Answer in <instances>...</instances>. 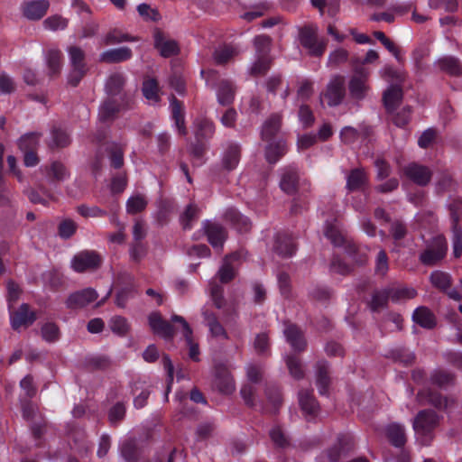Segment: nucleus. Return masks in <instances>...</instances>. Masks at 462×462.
Instances as JSON below:
<instances>
[{
	"label": "nucleus",
	"mask_w": 462,
	"mask_h": 462,
	"mask_svg": "<svg viewBox=\"0 0 462 462\" xmlns=\"http://www.w3.org/2000/svg\"><path fill=\"white\" fill-rule=\"evenodd\" d=\"M125 84L124 76L120 73H115L109 77L106 84V89L109 95V98L105 101L99 107L98 116L102 121H107L120 110L117 105V99H122L123 95L120 94Z\"/></svg>",
	"instance_id": "1"
},
{
	"label": "nucleus",
	"mask_w": 462,
	"mask_h": 462,
	"mask_svg": "<svg viewBox=\"0 0 462 462\" xmlns=\"http://www.w3.org/2000/svg\"><path fill=\"white\" fill-rule=\"evenodd\" d=\"M380 75L390 84L383 93V102L386 109L392 111L402 100V91L401 84L404 80L405 75L402 71L396 70L391 66H384L380 70Z\"/></svg>",
	"instance_id": "2"
},
{
	"label": "nucleus",
	"mask_w": 462,
	"mask_h": 462,
	"mask_svg": "<svg viewBox=\"0 0 462 462\" xmlns=\"http://www.w3.org/2000/svg\"><path fill=\"white\" fill-rule=\"evenodd\" d=\"M438 417L432 411H420L413 421V430L417 439L422 445H428L432 439L431 431L438 424Z\"/></svg>",
	"instance_id": "3"
},
{
	"label": "nucleus",
	"mask_w": 462,
	"mask_h": 462,
	"mask_svg": "<svg viewBox=\"0 0 462 462\" xmlns=\"http://www.w3.org/2000/svg\"><path fill=\"white\" fill-rule=\"evenodd\" d=\"M318 34L319 27L315 24L306 25L300 31V42L312 56H321L326 50V41Z\"/></svg>",
	"instance_id": "4"
},
{
	"label": "nucleus",
	"mask_w": 462,
	"mask_h": 462,
	"mask_svg": "<svg viewBox=\"0 0 462 462\" xmlns=\"http://www.w3.org/2000/svg\"><path fill=\"white\" fill-rule=\"evenodd\" d=\"M71 70L69 75V82L72 86H77L87 71V66L84 61V51L76 46L68 49Z\"/></svg>",
	"instance_id": "5"
},
{
	"label": "nucleus",
	"mask_w": 462,
	"mask_h": 462,
	"mask_svg": "<svg viewBox=\"0 0 462 462\" xmlns=\"http://www.w3.org/2000/svg\"><path fill=\"white\" fill-rule=\"evenodd\" d=\"M448 250L445 237L439 235L432 238L427 248L420 254V259L424 264L431 265L441 260Z\"/></svg>",
	"instance_id": "6"
},
{
	"label": "nucleus",
	"mask_w": 462,
	"mask_h": 462,
	"mask_svg": "<svg viewBox=\"0 0 462 462\" xmlns=\"http://www.w3.org/2000/svg\"><path fill=\"white\" fill-rule=\"evenodd\" d=\"M369 71L364 67H355L354 74L349 81L351 96L356 99H362L369 90L367 84Z\"/></svg>",
	"instance_id": "7"
},
{
	"label": "nucleus",
	"mask_w": 462,
	"mask_h": 462,
	"mask_svg": "<svg viewBox=\"0 0 462 462\" xmlns=\"http://www.w3.org/2000/svg\"><path fill=\"white\" fill-rule=\"evenodd\" d=\"M101 263V257L94 251H83L71 260V267L78 273L94 270Z\"/></svg>",
	"instance_id": "8"
},
{
	"label": "nucleus",
	"mask_w": 462,
	"mask_h": 462,
	"mask_svg": "<svg viewBox=\"0 0 462 462\" xmlns=\"http://www.w3.org/2000/svg\"><path fill=\"white\" fill-rule=\"evenodd\" d=\"M344 79L342 77L333 78L327 87V90L321 95V103H327L330 106H337L344 97Z\"/></svg>",
	"instance_id": "9"
},
{
	"label": "nucleus",
	"mask_w": 462,
	"mask_h": 462,
	"mask_svg": "<svg viewBox=\"0 0 462 462\" xmlns=\"http://www.w3.org/2000/svg\"><path fill=\"white\" fill-rule=\"evenodd\" d=\"M243 258H245V254L241 252H236L224 259L217 272V277L221 282H228L235 277Z\"/></svg>",
	"instance_id": "10"
},
{
	"label": "nucleus",
	"mask_w": 462,
	"mask_h": 462,
	"mask_svg": "<svg viewBox=\"0 0 462 462\" xmlns=\"http://www.w3.org/2000/svg\"><path fill=\"white\" fill-rule=\"evenodd\" d=\"M50 7L48 0H32L24 2L21 10L25 18L28 20H40L44 16Z\"/></svg>",
	"instance_id": "11"
},
{
	"label": "nucleus",
	"mask_w": 462,
	"mask_h": 462,
	"mask_svg": "<svg viewBox=\"0 0 462 462\" xmlns=\"http://www.w3.org/2000/svg\"><path fill=\"white\" fill-rule=\"evenodd\" d=\"M404 175L414 183L425 186L431 179L430 170L423 165L411 163L403 169Z\"/></svg>",
	"instance_id": "12"
},
{
	"label": "nucleus",
	"mask_w": 462,
	"mask_h": 462,
	"mask_svg": "<svg viewBox=\"0 0 462 462\" xmlns=\"http://www.w3.org/2000/svg\"><path fill=\"white\" fill-rule=\"evenodd\" d=\"M97 299V293L91 288L74 292L67 299L66 304L69 308H83Z\"/></svg>",
	"instance_id": "13"
},
{
	"label": "nucleus",
	"mask_w": 462,
	"mask_h": 462,
	"mask_svg": "<svg viewBox=\"0 0 462 462\" xmlns=\"http://www.w3.org/2000/svg\"><path fill=\"white\" fill-rule=\"evenodd\" d=\"M35 313L29 310L27 304H22L17 311L10 313L12 328L18 330L22 327H28L35 320Z\"/></svg>",
	"instance_id": "14"
},
{
	"label": "nucleus",
	"mask_w": 462,
	"mask_h": 462,
	"mask_svg": "<svg viewBox=\"0 0 462 462\" xmlns=\"http://www.w3.org/2000/svg\"><path fill=\"white\" fill-rule=\"evenodd\" d=\"M171 321L174 323L180 324L185 340L189 347V357L195 361L199 360V346L192 339V329L189 323L182 318L181 316L173 315L171 317Z\"/></svg>",
	"instance_id": "15"
},
{
	"label": "nucleus",
	"mask_w": 462,
	"mask_h": 462,
	"mask_svg": "<svg viewBox=\"0 0 462 462\" xmlns=\"http://www.w3.org/2000/svg\"><path fill=\"white\" fill-rule=\"evenodd\" d=\"M204 229L209 244L216 249H221L226 238V232L219 224L207 221Z\"/></svg>",
	"instance_id": "16"
},
{
	"label": "nucleus",
	"mask_w": 462,
	"mask_h": 462,
	"mask_svg": "<svg viewBox=\"0 0 462 462\" xmlns=\"http://www.w3.org/2000/svg\"><path fill=\"white\" fill-rule=\"evenodd\" d=\"M148 320L150 328L154 334L166 339L171 338L173 335V328L168 321L162 319L159 313H151Z\"/></svg>",
	"instance_id": "17"
},
{
	"label": "nucleus",
	"mask_w": 462,
	"mask_h": 462,
	"mask_svg": "<svg viewBox=\"0 0 462 462\" xmlns=\"http://www.w3.org/2000/svg\"><path fill=\"white\" fill-rule=\"evenodd\" d=\"M154 45L163 57H170L178 52L179 48L175 41L168 39L162 32H156L154 33Z\"/></svg>",
	"instance_id": "18"
},
{
	"label": "nucleus",
	"mask_w": 462,
	"mask_h": 462,
	"mask_svg": "<svg viewBox=\"0 0 462 462\" xmlns=\"http://www.w3.org/2000/svg\"><path fill=\"white\" fill-rule=\"evenodd\" d=\"M202 315L204 317L206 325L208 327L210 335L217 340H224L227 338V334L223 326L217 321L215 314L209 312L205 306L202 309Z\"/></svg>",
	"instance_id": "19"
},
{
	"label": "nucleus",
	"mask_w": 462,
	"mask_h": 462,
	"mask_svg": "<svg viewBox=\"0 0 462 462\" xmlns=\"http://www.w3.org/2000/svg\"><path fill=\"white\" fill-rule=\"evenodd\" d=\"M287 342L295 351H302L305 348L306 342L300 330L292 324H289L283 330Z\"/></svg>",
	"instance_id": "20"
},
{
	"label": "nucleus",
	"mask_w": 462,
	"mask_h": 462,
	"mask_svg": "<svg viewBox=\"0 0 462 462\" xmlns=\"http://www.w3.org/2000/svg\"><path fill=\"white\" fill-rule=\"evenodd\" d=\"M240 161V147L237 143H228L222 153V165L226 170L235 169Z\"/></svg>",
	"instance_id": "21"
},
{
	"label": "nucleus",
	"mask_w": 462,
	"mask_h": 462,
	"mask_svg": "<svg viewBox=\"0 0 462 462\" xmlns=\"http://www.w3.org/2000/svg\"><path fill=\"white\" fill-rule=\"evenodd\" d=\"M299 402L308 420H311L318 414L319 405L310 392L300 391L299 393Z\"/></svg>",
	"instance_id": "22"
},
{
	"label": "nucleus",
	"mask_w": 462,
	"mask_h": 462,
	"mask_svg": "<svg viewBox=\"0 0 462 462\" xmlns=\"http://www.w3.org/2000/svg\"><path fill=\"white\" fill-rule=\"evenodd\" d=\"M281 126V116L279 115H273L263 125L262 127V139L264 142H270L279 139L276 137Z\"/></svg>",
	"instance_id": "23"
},
{
	"label": "nucleus",
	"mask_w": 462,
	"mask_h": 462,
	"mask_svg": "<svg viewBox=\"0 0 462 462\" xmlns=\"http://www.w3.org/2000/svg\"><path fill=\"white\" fill-rule=\"evenodd\" d=\"M131 57V50L127 47H121L103 51L99 56V60L103 62L113 63L127 60Z\"/></svg>",
	"instance_id": "24"
},
{
	"label": "nucleus",
	"mask_w": 462,
	"mask_h": 462,
	"mask_svg": "<svg viewBox=\"0 0 462 462\" xmlns=\"http://www.w3.org/2000/svg\"><path fill=\"white\" fill-rule=\"evenodd\" d=\"M265 158L269 163H275L286 152V143L282 139L267 142Z\"/></svg>",
	"instance_id": "25"
},
{
	"label": "nucleus",
	"mask_w": 462,
	"mask_h": 462,
	"mask_svg": "<svg viewBox=\"0 0 462 462\" xmlns=\"http://www.w3.org/2000/svg\"><path fill=\"white\" fill-rule=\"evenodd\" d=\"M412 320L424 328H433L436 326L434 314L426 307H418L412 314Z\"/></svg>",
	"instance_id": "26"
},
{
	"label": "nucleus",
	"mask_w": 462,
	"mask_h": 462,
	"mask_svg": "<svg viewBox=\"0 0 462 462\" xmlns=\"http://www.w3.org/2000/svg\"><path fill=\"white\" fill-rule=\"evenodd\" d=\"M215 386L223 393L229 394L235 390V383L230 373L225 368L217 372L214 381Z\"/></svg>",
	"instance_id": "27"
},
{
	"label": "nucleus",
	"mask_w": 462,
	"mask_h": 462,
	"mask_svg": "<svg viewBox=\"0 0 462 462\" xmlns=\"http://www.w3.org/2000/svg\"><path fill=\"white\" fill-rule=\"evenodd\" d=\"M390 300L393 302H402L413 299L417 295L415 289L406 286L389 287Z\"/></svg>",
	"instance_id": "28"
},
{
	"label": "nucleus",
	"mask_w": 462,
	"mask_h": 462,
	"mask_svg": "<svg viewBox=\"0 0 462 462\" xmlns=\"http://www.w3.org/2000/svg\"><path fill=\"white\" fill-rule=\"evenodd\" d=\"M386 435L390 442L395 447H402L406 442L404 428L398 423H392L386 428Z\"/></svg>",
	"instance_id": "29"
},
{
	"label": "nucleus",
	"mask_w": 462,
	"mask_h": 462,
	"mask_svg": "<svg viewBox=\"0 0 462 462\" xmlns=\"http://www.w3.org/2000/svg\"><path fill=\"white\" fill-rule=\"evenodd\" d=\"M367 181L365 172L361 169L353 170L346 178V188L348 190L363 189Z\"/></svg>",
	"instance_id": "30"
},
{
	"label": "nucleus",
	"mask_w": 462,
	"mask_h": 462,
	"mask_svg": "<svg viewBox=\"0 0 462 462\" xmlns=\"http://www.w3.org/2000/svg\"><path fill=\"white\" fill-rule=\"evenodd\" d=\"M435 64L439 69L450 75L457 76L462 73V67L457 59L454 57H442Z\"/></svg>",
	"instance_id": "31"
},
{
	"label": "nucleus",
	"mask_w": 462,
	"mask_h": 462,
	"mask_svg": "<svg viewBox=\"0 0 462 462\" xmlns=\"http://www.w3.org/2000/svg\"><path fill=\"white\" fill-rule=\"evenodd\" d=\"M452 232H453V254L458 258L462 254V228L457 226L458 216L456 213L451 214Z\"/></svg>",
	"instance_id": "32"
},
{
	"label": "nucleus",
	"mask_w": 462,
	"mask_h": 462,
	"mask_svg": "<svg viewBox=\"0 0 462 462\" xmlns=\"http://www.w3.org/2000/svg\"><path fill=\"white\" fill-rule=\"evenodd\" d=\"M61 51L56 49H51L46 54V64L50 75H55L61 69Z\"/></svg>",
	"instance_id": "33"
},
{
	"label": "nucleus",
	"mask_w": 462,
	"mask_h": 462,
	"mask_svg": "<svg viewBox=\"0 0 462 462\" xmlns=\"http://www.w3.org/2000/svg\"><path fill=\"white\" fill-rule=\"evenodd\" d=\"M170 107L176 128L180 134H186L181 105L174 97H172L171 100Z\"/></svg>",
	"instance_id": "34"
},
{
	"label": "nucleus",
	"mask_w": 462,
	"mask_h": 462,
	"mask_svg": "<svg viewBox=\"0 0 462 462\" xmlns=\"http://www.w3.org/2000/svg\"><path fill=\"white\" fill-rule=\"evenodd\" d=\"M298 182V172L295 169H290L286 171L282 177L280 186L281 189L288 193L291 194L294 192L296 189V185Z\"/></svg>",
	"instance_id": "35"
},
{
	"label": "nucleus",
	"mask_w": 462,
	"mask_h": 462,
	"mask_svg": "<svg viewBox=\"0 0 462 462\" xmlns=\"http://www.w3.org/2000/svg\"><path fill=\"white\" fill-rule=\"evenodd\" d=\"M329 378L328 376V365L322 361L318 364L317 386L321 395L328 393Z\"/></svg>",
	"instance_id": "36"
},
{
	"label": "nucleus",
	"mask_w": 462,
	"mask_h": 462,
	"mask_svg": "<svg viewBox=\"0 0 462 462\" xmlns=\"http://www.w3.org/2000/svg\"><path fill=\"white\" fill-rule=\"evenodd\" d=\"M275 251L282 256H291L296 251V246L291 237L283 236L276 240Z\"/></svg>",
	"instance_id": "37"
},
{
	"label": "nucleus",
	"mask_w": 462,
	"mask_h": 462,
	"mask_svg": "<svg viewBox=\"0 0 462 462\" xmlns=\"http://www.w3.org/2000/svg\"><path fill=\"white\" fill-rule=\"evenodd\" d=\"M217 97L218 103L221 105H228L234 99V88L229 81H221L217 90Z\"/></svg>",
	"instance_id": "38"
},
{
	"label": "nucleus",
	"mask_w": 462,
	"mask_h": 462,
	"mask_svg": "<svg viewBox=\"0 0 462 462\" xmlns=\"http://www.w3.org/2000/svg\"><path fill=\"white\" fill-rule=\"evenodd\" d=\"M159 88L157 81L154 79H147L143 84V94L150 103H157L159 101Z\"/></svg>",
	"instance_id": "39"
},
{
	"label": "nucleus",
	"mask_w": 462,
	"mask_h": 462,
	"mask_svg": "<svg viewBox=\"0 0 462 462\" xmlns=\"http://www.w3.org/2000/svg\"><path fill=\"white\" fill-rule=\"evenodd\" d=\"M239 51L232 45H224L217 48L214 53V60L217 63L222 64L237 55Z\"/></svg>",
	"instance_id": "40"
},
{
	"label": "nucleus",
	"mask_w": 462,
	"mask_h": 462,
	"mask_svg": "<svg viewBox=\"0 0 462 462\" xmlns=\"http://www.w3.org/2000/svg\"><path fill=\"white\" fill-rule=\"evenodd\" d=\"M226 217L230 220L233 225L238 229L240 232H245L250 228V221L249 219L241 215L235 209H231L226 213Z\"/></svg>",
	"instance_id": "41"
},
{
	"label": "nucleus",
	"mask_w": 462,
	"mask_h": 462,
	"mask_svg": "<svg viewBox=\"0 0 462 462\" xmlns=\"http://www.w3.org/2000/svg\"><path fill=\"white\" fill-rule=\"evenodd\" d=\"M313 6L317 7L320 14L326 11L330 16H334L339 7L338 0H310Z\"/></svg>",
	"instance_id": "42"
},
{
	"label": "nucleus",
	"mask_w": 462,
	"mask_h": 462,
	"mask_svg": "<svg viewBox=\"0 0 462 462\" xmlns=\"http://www.w3.org/2000/svg\"><path fill=\"white\" fill-rule=\"evenodd\" d=\"M325 236L331 241L336 246H340L344 244L345 238L343 234L338 228L337 223L329 224L327 223L325 226Z\"/></svg>",
	"instance_id": "43"
},
{
	"label": "nucleus",
	"mask_w": 462,
	"mask_h": 462,
	"mask_svg": "<svg viewBox=\"0 0 462 462\" xmlns=\"http://www.w3.org/2000/svg\"><path fill=\"white\" fill-rule=\"evenodd\" d=\"M43 26L49 31L63 30L68 26V20L58 14L51 15L43 21Z\"/></svg>",
	"instance_id": "44"
},
{
	"label": "nucleus",
	"mask_w": 462,
	"mask_h": 462,
	"mask_svg": "<svg viewBox=\"0 0 462 462\" xmlns=\"http://www.w3.org/2000/svg\"><path fill=\"white\" fill-rule=\"evenodd\" d=\"M39 144V134L32 133L24 134L19 140V147L21 151L34 152Z\"/></svg>",
	"instance_id": "45"
},
{
	"label": "nucleus",
	"mask_w": 462,
	"mask_h": 462,
	"mask_svg": "<svg viewBox=\"0 0 462 462\" xmlns=\"http://www.w3.org/2000/svg\"><path fill=\"white\" fill-rule=\"evenodd\" d=\"M270 59L268 56L256 55V60L249 68V72L252 75H261L265 73L269 69Z\"/></svg>",
	"instance_id": "46"
},
{
	"label": "nucleus",
	"mask_w": 462,
	"mask_h": 462,
	"mask_svg": "<svg viewBox=\"0 0 462 462\" xmlns=\"http://www.w3.org/2000/svg\"><path fill=\"white\" fill-rule=\"evenodd\" d=\"M146 199L141 195L131 197L126 203V210L130 214H135L145 208Z\"/></svg>",
	"instance_id": "47"
},
{
	"label": "nucleus",
	"mask_w": 462,
	"mask_h": 462,
	"mask_svg": "<svg viewBox=\"0 0 462 462\" xmlns=\"http://www.w3.org/2000/svg\"><path fill=\"white\" fill-rule=\"evenodd\" d=\"M109 327L114 333L119 336L125 335L129 329L127 320L120 316L111 318L109 321Z\"/></svg>",
	"instance_id": "48"
},
{
	"label": "nucleus",
	"mask_w": 462,
	"mask_h": 462,
	"mask_svg": "<svg viewBox=\"0 0 462 462\" xmlns=\"http://www.w3.org/2000/svg\"><path fill=\"white\" fill-rule=\"evenodd\" d=\"M430 281L435 287L440 290H447L450 285L449 275L440 271L433 272L430 275Z\"/></svg>",
	"instance_id": "49"
},
{
	"label": "nucleus",
	"mask_w": 462,
	"mask_h": 462,
	"mask_svg": "<svg viewBox=\"0 0 462 462\" xmlns=\"http://www.w3.org/2000/svg\"><path fill=\"white\" fill-rule=\"evenodd\" d=\"M388 300H390L389 288L375 291L371 300L372 310H376L377 309L383 307Z\"/></svg>",
	"instance_id": "50"
},
{
	"label": "nucleus",
	"mask_w": 462,
	"mask_h": 462,
	"mask_svg": "<svg viewBox=\"0 0 462 462\" xmlns=\"http://www.w3.org/2000/svg\"><path fill=\"white\" fill-rule=\"evenodd\" d=\"M271 40L268 36L259 35L254 38V47L256 55L268 56L270 51Z\"/></svg>",
	"instance_id": "51"
},
{
	"label": "nucleus",
	"mask_w": 462,
	"mask_h": 462,
	"mask_svg": "<svg viewBox=\"0 0 462 462\" xmlns=\"http://www.w3.org/2000/svg\"><path fill=\"white\" fill-rule=\"evenodd\" d=\"M42 337L48 342H54L58 340L60 337V331L58 327L51 322L45 323L42 327Z\"/></svg>",
	"instance_id": "52"
},
{
	"label": "nucleus",
	"mask_w": 462,
	"mask_h": 462,
	"mask_svg": "<svg viewBox=\"0 0 462 462\" xmlns=\"http://www.w3.org/2000/svg\"><path fill=\"white\" fill-rule=\"evenodd\" d=\"M14 80L4 71H0V94H11L15 90Z\"/></svg>",
	"instance_id": "53"
},
{
	"label": "nucleus",
	"mask_w": 462,
	"mask_h": 462,
	"mask_svg": "<svg viewBox=\"0 0 462 462\" xmlns=\"http://www.w3.org/2000/svg\"><path fill=\"white\" fill-rule=\"evenodd\" d=\"M77 230V224L71 219H64L59 225V235L62 238H69Z\"/></svg>",
	"instance_id": "54"
},
{
	"label": "nucleus",
	"mask_w": 462,
	"mask_h": 462,
	"mask_svg": "<svg viewBox=\"0 0 462 462\" xmlns=\"http://www.w3.org/2000/svg\"><path fill=\"white\" fill-rule=\"evenodd\" d=\"M285 361L291 376L300 379L303 376V370L300 361L294 356H286Z\"/></svg>",
	"instance_id": "55"
},
{
	"label": "nucleus",
	"mask_w": 462,
	"mask_h": 462,
	"mask_svg": "<svg viewBox=\"0 0 462 462\" xmlns=\"http://www.w3.org/2000/svg\"><path fill=\"white\" fill-rule=\"evenodd\" d=\"M77 211L84 217H99L106 215V212L96 206L80 205L77 208Z\"/></svg>",
	"instance_id": "56"
},
{
	"label": "nucleus",
	"mask_w": 462,
	"mask_h": 462,
	"mask_svg": "<svg viewBox=\"0 0 462 462\" xmlns=\"http://www.w3.org/2000/svg\"><path fill=\"white\" fill-rule=\"evenodd\" d=\"M111 222L118 227V231L108 236L109 241L113 244H123L125 239V226L116 217L111 218Z\"/></svg>",
	"instance_id": "57"
},
{
	"label": "nucleus",
	"mask_w": 462,
	"mask_h": 462,
	"mask_svg": "<svg viewBox=\"0 0 462 462\" xmlns=\"http://www.w3.org/2000/svg\"><path fill=\"white\" fill-rule=\"evenodd\" d=\"M348 52L347 51L338 48L333 51L328 56V63L331 65H339L347 60Z\"/></svg>",
	"instance_id": "58"
},
{
	"label": "nucleus",
	"mask_w": 462,
	"mask_h": 462,
	"mask_svg": "<svg viewBox=\"0 0 462 462\" xmlns=\"http://www.w3.org/2000/svg\"><path fill=\"white\" fill-rule=\"evenodd\" d=\"M50 175L56 180L62 181L69 176L68 171L63 164L60 162H53L50 169Z\"/></svg>",
	"instance_id": "59"
},
{
	"label": "nucleus",
	"mask_w": 462,
	"mask_h": 462,
	"mask_svg": "<svg viewBox=\"0 0 462 462\" xmlns=\"http://www.w3.org/2000/svg\"><path fill=\"white\" fill-rule=\"evenodd\" d=\"M69 143V134L62 130H54L52 132V145L64 147Z\"/></svg>",
	"instance_id": "60"
},
{
	"label": "nucleus",
	"mask_w": 462,
	"mask_h": 462,
	"mask_svg": "<svg viewBox=\"0 0 462 462\" xmlns=\"http://www.w3.org/2000/svg\"><path fill=\"white\" fill-rule=\"evenodd\" d=\"M375 271L382 275H384L388 271V259L383 250H381L377 254Z\"/></svg>",
	"instance_id": "61"
},
{
	"label": "nucleus",
	"mask_w": 462,
	"mask_h": 462,
	"mask_svg": "<svg viewBox=\"0 0 462 462\" xmlns=\"http://www.w3.org/2000/svg\"><path fill=\"white\" fill-rule=\"evenodd\" d=\"M299 119L305 127L310 126L313 123L314 116L309 106H300L299 110Z\"/></svg>",
	"instance_id": "62"
},
{
	"label": "nucleus",
	"mask_w": 462,
	"mask_h": 462,
	"mask_svg": "<svg viewBox=\"0 0 462 462\" xmlns=\"http://www.w3.org/2000/svg\"><path fill=\"white\" fill-rule=\"evenodd\" d=\"M214 133L213 124L208 120L199 123V129L196 132L198 138H208L212 136Z\"/></svg>",
	"instance_id": "63"
},
{
	"label": "nucleus",
	"mask_w": 462,
	"mask_h": 462,
	"mask_svg": "<svg viewBox=\"0 0 462 462\" xmlns=\"http://www.w3.org/2000/svg\"><path fill=\"white\" fill-rule=\"evenodd\" d=\"M340 137L345 143H352L358 138V132L354 127L346 126L341 130Z\"/></svg>",
	"instance_id": "64"
}]
</instances>
